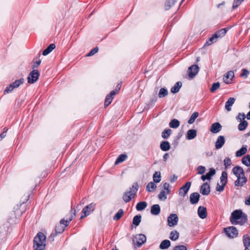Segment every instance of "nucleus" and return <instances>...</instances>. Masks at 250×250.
Here are the masks:
<instances>
[{
	"mask_svg": "<svg viewBox=\"0 0 250 250\" xmlns=\"http://www.w3.org/2000/svg\"><path fill=\"white\" fill-rule=\"evenodd\" d=\"M229 220L232 225L242 226L247 222V215L241 209L235 210L231 213Z\"/></svg>",
	"mask_w": 250,
	"mask_h": 250,
	"instance_id": "nucleus-1",
	"label": "nucleus"
},
{
	"mask_svg": "<svg viewBox=\"0 0 250 250\" xmlns=\"http://www.w3.org/2000/svg\"><path fill=\"white\" fill-rule=\"evenodd\" d=\"M45 235L42 232H39L34 239L33 247L35 250H43L45 247Z\"/></svg>",
	"mask_w": 250,
	"mask_h": 250,
	"instance_id": "nucleus-2",
	"label": "nucleus"
},
{
	"mask_svg": "<svg viewBox=\"0 0 250 250\" xmlns=\"http://www.w3.org/2000/svg\"><path fill=\"white\" fill-rule=\"evenodd\" d=\"M76 209L72 208L71 210V212L72 214V215H71L69 220H61L60 223L56 225L55 227V232H56V233H62L64 230L65 228L66 227L69 225L70 221L73 219L74 217L76 216Z\"/></svg>",
	"mask_w": 250,
	"mask_h": 250,
	"instance_id": "nucleus-3",
	"label": "nucleus"
},
{
	"mask_svg": "<svg viewBox=\"0 0 250 250\" xmlns=\"http://www.w3.org/2000/svg\"><path fill=\"white\" fill-rule=\"evenodd\" d=\"M139 185L137 182L134 183L132 187L130 188L129 191L125 192L123 196V199L125 203H128L134 198L139 189Z\"/></svg>",
	"mask_w": 250,
	"mask_h": 250,
	"instance_id": "nucleus-4",
	"label": "nucleus"
},
{
	"mask_svg": "<svg viewBox=\"0 0 250 250\" xmlns=\"http://www.w3.org/2000/svg\"><path fill=\"white\" fill-rule=\"evenodd\" d=\"M95 204L92 203L86 206L82 210V215L80 219H82L85 217L89 215L90 213L93 212L95 209Z\"/></svg>",
	"mask_w": 250,
	"mask_h": 250,
	"instance_id": "nucleus-5",
	"label": "nucleus"
},
{
	"mask_svg": "<svg viewBox=\"0 0 250 250\" xmlns=\"http://www.w3.org/2000/svg\"><path fill=\"white\" fill-rule=\"evenodd\" d=\"M232 172L233 174L237 177V180L234 182V185L239 184L240 176H242L243 175H245L244 171L241 167L240 166H235L232 169Z\"/></svg>",
	"mask_w": 250,
	"mask_h": 250,
	"instance_id": "nucleus-6",
	"label": "nucleus"
},
{
	"mask_svg": "<svg viewBox=\"0 0 250 250\" xmlns=\"http://www.w3.org/2000/svg\"><path fill=\"white\" fill-rule=\"evenodd\" d=\"M40 72L37 69L33 70L30 72L27 77V82L29 83H34L39 79Z\"/></svg>",
	"mask_w": 250,
	"mask_h": 250,
	"instance_id": "nucleus-7",
	"label": "nucleus"
},
{
	"mask_svg": "<svg viewBox=\"0 0 250 250\" xmlns=\"http://www.w3.org/2000/svg\"><path fill=\"white\" fill-rule=\"evenodd\" d=\"M224 230L226 234L229 238L236 237L238 235V230L233 226L225 228Z\"/></svg>",
	"mask_w": 250,
	"mask_h": 250,
	"instance_id": "nucleus-8",
	"label": "nucleus"
},
{
	"mask_svg": "<svg viewBox=\"0 0 250 250\" xmlns=\"http://www.w3.org/2000/svg\"><path fill=\"white\" fill-rule=\"evenodd\" d=\"M146 238L144 234H139L133 239V242L134 244L136 243V245L138 247H140L146 242Z\"/></svg>",
	"mask_w": 250,
	"mask_h": 250,
	"instance_id": "nucleus-9",
	"label": "nucleus"
},
{
	"mask_svg": "<svg viewBox=\"0 0 250 250\" xmlns=\"http://www.w3.org/2000/svg\"><path fill=\"white\" fill-rule=\"evenodd\" d=\"M178 217L176 214H170L167 217L168 225L169 227H173L176 225L178 222Z\"/></svg>",
	"mask_w": 250,
	"mask_h": 250,
	"instance_id": "nucleus-10",
	"label": "nucleus"
},
{
	"mask_svg": "<svg viewBox=\"0 0 250 250\" xmlns=\"http://www.w3.org/2000/svg\"><path fill=\"white\" fill-rule=\"evenodd\" d=\"M191 186L190 182H187L183 186L180 188L179 190V194L180 196L185 197L187 194Z\"/></svg>",
	"mask_w": 250,
	"mask_h": 250,
	"instance_id": "nucleus-11",
	"label": "nucleus"
},
{
	"mask_svg": "<svg viewBox=\"0 0 250 250\" xmlns=\"http://www.w3.org/2000/svg\"><path fill=\"white\" fill-rule=\"evenodd\" d=\"M199 68L197 65H192L190 66L188 70V75L189 78H193L198 73Z\"/></svg>",
	"mask_w": 250,
	"mask_h": 250,
	"instance_id": "nucleus-12",
	"label": "nucleus"
},
{
	"mask_svg": "<svg viewBox=\"0 0 250 250\" xmlns=\"http://www.w3.org/2000/svg\"><path fill=\"white\" fill-rule=\"evenodd\" d=\"M234 77V72L233 71H229L224 76V82L227 84L231 83Z\"/></svg>",
	"mask_w": 250,
	"mask_h": 250,
	"instance_id": "nucleus-13",
	"label": "nucleus"
},
{
	"mask_svg": "<svg viewBox=\"0 0 250 250\" xmlns=\"http://www.w3.org/2000/svg\"><path fill=\"white\" fill-rule=\"evenodd\" d=\"M210 191V186L207 182L204 183L201 186L200 192L202 195H208L209 194Z\"/></svg>",
	"mask_w": 250,
	"mask_h": 250,
	"instance_id": "nucleus-14",
	"label": "nucleus"
},
{
	"mask_svg": "<svg viewBox=\"0 0 250 250\" xmlns=\"http://www.w3.org/2000/svg\"><path fill=\"white\" fill-rule=\"evenodd\" d=\"M117 94V91H112L106 96L104 101V106H108L112 101L113 97Z\"/></svg>",
	"mask_w": 250,
	"mask_h": 250,
	"instance_id": "nucleus-15",
	"label": "nucleus"
},
{
	"mask_svg": "<svg viewBox=\"0 0 250 250\" xmlns=\"http://www.w3.org/2000/svg\"><path fill=\"white\" fill-rule=\"evenodd\" d=\"M200 195L198 192H193L190 195L189 199L191 204H197L200 199Z\"/></svg>",
	"mask_w": 250,
	"mask_h": 250,
	"instance_id": "nucleus-16",
	"label": "nucleus"
},
{
	"mask_svg": "<svg viewBox=\"0 0 250 250\" xmlns=\"http://www.w3.org/2000/svg\"><path fill=\"white\" fill-rule=\"evenodd\" d=\"M215 170L213 168H211L209 169V171L206 173V175H202L201 178L203 181H205L206 180H210L211 179V176H213L215 174Z\"/></svg>",
	"mask_w": 250,
	"mask_h": 250,
	"instance_id": "nucleus-17",
	"label": "nucleus"
},
{
	"mask_svg": "<svg viewBox=\"0 0 250 250\" xmlns=\"http://www.w3.org/2000/svg\"><path fill=\"white\" fill-rule=\"evenodd\" d=\"M225 143V138L223 136H219L215 143V148L217 149H220L224 146Z\"/></svg>",
	"mask_w": 250,
	"mask_h": 250,
	"instance_id": "nucleus-18",
	"label": "nucleus"
},
{
	"mask_svg": "<svg viewBox=\"0 0 250 250\" xmlns=\"http://www.w3.org/2000/svg\"><path fill=\"white\" fill-rule=\"evenodd\" d=\"M222 128V125L219 123H213L210 126V131L213 133L219 132Z\"/></svg>",
	"mask_w": 250,
	"mask_h": 250,
	"instance_id": "nucleus-19",
	"label": "nucleus"
},
{
	"mask_svg": "<svg viewBox=\"0 0 250 250\" xmlns=\"http://www.w3.org/2000/svg\"><path fill=\"white\" fill-rule=\"evenodd\" d=\"M243 242L245 247V250H250V236L248 234L243 237Z\"/></svg>",
	"mask_w": 250,
	"mask_h": 250,
	"instance_id": "nucleus-20",
	"label": "nucleus"
},
{
	"mask_svg": "<svg viewBox=\"0 0 250 250\" xmlns=\"http://www.w3.org/2000/svg\"><path fill=\"white\" fill-rule=\"evenodd\" d=\"M198 214L200 218L204 219L207 216V209L205 207L200 206L198 209Z\"/></svg>",
	"mask_w": 250,
	"mask_h": 250,
	"instance_id": "nucleus-21",
	"label": "nucleus"
},
{
	"mask_svg": "<svg viewBox=\"0 0 250 250\" xmlns=\"http://www.w3.org/2000/svg\"><path fill=\"white\" fill-rule=\"evenodd\" d=\"M235 101V99L233 97L229 98L228 100L226 102L225 108L228 111H230L231 110V106L233 105Z\"/></svg>",
	"mask_w": 250,
	"mask_h": 250,
	"instance_id": "nucleus-22",
	"label": "nucleus"
},
{
	"mask_svg": "<svg viewBox=\"0 0 250 250\" xmlns=\"http://www.w3.org/2000/svg\"><path fill=\"white\" fill-rule=\"evenodd\" d=\"M151 213L154 215H158L160 212V207L158 204L153 205L150 209Z\"/></svg>",
	"mask_w": 250,
	"mask_h": 250,
	"instance_id": "nucleus-23",
	"label": "nucleus"
},
{
	"mask_svg": "<svg viewBox=\"0 0 250 250\" xmlns=\"http://www.w3.org/2000/svg\"><path fill=\"white\" fill-rule=\"evenodd\" d=\"M160 148L164 151H167L169 150L170 148V145L167 141H162L160 146Z\"/></svg>",
	"mask_w": 250,
	"mask_h": 250,
	"instance_id": "nucleus-24",
	"label": "nucleus"
},
{
	"mask_svg": "<svg viewBox=\"0 0 250 250\" xmlns=\"http://www.w3.org/2000/svg\"><path fill=\"white\" fill-rule=\"evenodd\" d=\"M197 135V131L195 129H189L188 131L187 134V138L188 140H192L194 139Z\"/></svg>",
	"mask_w": 250,
	"mask_h": 250,
	"instance_id": "nucleus-25",
	"label": "nucleus"
},
{
	"mask_svg": "<svg viewBox=\"0 0 250 250\" xmlns=\"http://www.w3.org/2000/svg\"><path fill=\"white\" fill-rule=\"evenodd\" d=\"M182 83L181 82H177L171 88V92L172 93H176L179 91L180 88L182 87Z\"/></svg>",
	"mask_w": 250,
	"mask_h": 250,
	"instance_id": "nucleus-26",
	"label": "nucleus"
},
{
	"mask_svg": "<svg viewBox=\"0 0 250 250\" xmlns=\"http://www.w3.org/2000/svg\"><path fill=\"white\" fill-rule=\"evenodd\" d=\"M171 243L168 240H163L160 245V249L161 250H166L170 246Z\"/></svg>",
	"mask_w": 250,
	"mask_h": 250,
	"instance_id": "nucleus-27",
	"label": "nucleus"
},
{
	"mask_svg": "<svg viewBox=\"0 0 250 250\" xmlns=\"http://www.w3.org/2000/svg\"><path fill=\"white\" fill-rule=\"evenodd\" d=\"M55 44L54 43L50 44L45 50L42 52V55L46 56L49 54L53 49L55 48Z\"/></svg>",
	"mask_w": 250,
	"mask_h": 250,
	"instance_id": "nucleus-28",
	"label": "nucleus"
},
{
	"mask_svg": "<svg viewBox=\"0 0 250 250\" xmlns=\"http://www.w3.org/2000/svg\"><path fill=\"white\" fill-rule=\"evenodd\" d=\"M147 205L145 201L140 202L136 205V208L138 211L143 210L147 207Z\"/></svg>",
	"mask_w": 250,
	"mask_h": 250,
	"instance_id": "nucleus-29",
	"label": "nucleus"
},
{
	"mask_svg": "<svg viewBox=\"0 0 250 250\" xmlns=\"http://www.w3.org/2000/svg\"><path fill=\"white\" fill-rule=\"evenodd\" d=\"M247 146H243L239 150L236 151V156L239 157L247 153Z\"/></svg>",
	"mask_w": 250,
	"mask_h": 250,
	"instance_id": "nucleus-30",
	"label": "nucleus"
},
{
	"mask_svg": "<svg viewBox=\"0 0 250 250\" xmlns=\"http://www.w3.org/2000/svg\"><path fill=\"white\" fill-rule=\"evenodd\" d=\"M227 29L226 28H222V29L216 31L214 33V34L217 37V38H222L226 35V34L227 33Z\"/></svg>",
	"mask_w": 250,
	"mask_h": 250,
	"instance_id": "nucleus-31",
	"label": "nucleus"
},
{
	"mask_svg": "<svg viewBox=\"0 0 250 250\" xmlns=\"http://www.w3.org/2000/svg\"><path fill=\"white\" fill-rule=\"evenodd\" d=\"M157 186L152 182H149L146 187V190L148 192H153L156 188Z\"/></svg>",
	"mask_w": 250,
	"mask_h": 250,
	"instance_id": "nucleus-32",
	"label": "nucleus"
},
{
	"mask_svg": "<svg viewBox=\"0 0 250 250\" xmlns=\"http://www.w3.org/2000/svg\"><path fill=\"white\" fill-rule=\"evenodd\" d=\"M217 37L215 36V34L213 35L212 36L208 39V41L206 42L204 44V46H208L212 43L215 42L217 41Z\"/></svg>",
	"mask_w": 250,
	"mask_h": 250,
	"instance_id": "nucleus-33",
	"label": "nucleus"
},
{
	"mask_svg": "<svg viewBox=\"0 0 250 250\" xmlns=\"http://www.w3.org/2000/svg\"><path fill=\"white\" fill-rule=\"evenodd\" d=\"M179 236V233L177 230H173L170 232L169 238L172 241L177 240Z\"/></svg>",
	"mask_w": 250,
	"mask_h": 250,
	"instance_id": "nucleus-34",
	"label": "nucleus"
},
{
	"mask_svg": "<svg viewBox=\"0 0 250 250\" xmlns=\"http://www.w3.org/2000/svg\"><path fill=\"white\" fill-rule=\"evenodd\" d=\"M169 125L171 128H176L180 125V122L178 120L174 119L170 122Z\"/></svg>",
	"mask_w": 250,
	"mask_h": 250,
	"instance_id": "nucleus-35",
	"label": "nucleus"
},
{
	"mask_svg": "<svg viewBox=\"0 0 250 250\" xmlns=\"http://www.w3.org/2000/svg\"><path fill=\"white\" fill-rule=\"evenodd\" d=\"M221 183L224 185H226L228 182V174L226 171H223L220 177Z\"/></svg>",
	"mask_w": 250,
	"mask_h": 250,
	"instance_id": "nucleus-36",
	"label": "nucleus"
},
{
	"mask_svg": "<svg viewBox=\"0 0 250 250\" xmlns=\"http://www.w3.org/2000/svg\"><path fill=\"white\" fill-rule=\"evenodd\" d=\"M242 163L245 166L249 167L250 166V155H247L243 157L242 159Z\"/></svg>",
	"mask_w": 250,
	"mask_h": 250,
	"instance_id": "nucleus-37",
	"label": "nucleus"
},
{
	"mask_svg": "<svg viewBox=\"0 0 250 250\" xmlns=\"http://www.w3.org/2000/svg\"><path fill=\"white\" fill-rule=\"evenodd\" d=\"M248 125V123L247 122V121L244 120L238 125V128L240 131H243L247 127Z\"/></svg>",
	"mask_w": 250,
	"mask_h": 250,
	"instance_id": "nucleus-38",
	"label": "nucleus"
},
{
	"mask_svg": "<svg viewBox=\"0 0 250 250\" xmlns=\"http://www.w3.org/2000/svg\"><path fill=\"white\" fill-rule=\"evenodd\" d=\"M127 158V155L125 154H121L120 155L117 159H116L115 165H117L120 163H122Z\"/></svg>",
	"mask_w": 250,
	"mask_h": 250,
	"instance_id": "nucleus-39",
	"label": "nucleus"
},
{
	"mask_svg": "<svg viewBox=\"0 0 250 250\" xmlns=\"http://www.w3.org/2000/svg\"><path fill=\"white\" fill-rule=\"evenodd\" d=\"M176 0H167L165 3V9L167 10L169 9L172 6L175 4Z\"/></svg>",
	"mask_w": 250,
	"mask_h": 250,
	"instance_id": "nucleus-40",
	"label": "nucleus"
},
{
	"mask_svg": "<svg viewBox=\"0 0 250 250\" xmlns=\"http://www.w3.org/2000/svg\"><path fill=\"white\" fill-rule=\"evenodd\" d=\"M199 116V113L197 112H195L192 114L190 118L189 119L188 123L189 124H191L193 123L195 120V119Z\"/></svg>",
	"mask_w": 250,
	"mask_h": 250,
	"instance_id": "nucleus-41",
	"label": "nucleus"
},
{
	"mask_svg": "<svg viewBox=\"0 0 250 250\" xmlns=\"http://www.w3.org/2000/svg\"><path fill=\"white\" fill-rule=\"evenodd\" d=\"M239 184L238 185H234L236 187H242L247 182V179L245 177V175H243L242 176H240V180H239Z\"/></svg>",
	"mask_w": 250,
	"mask_h": 250,
	"instance_id": "nucleus-42",
	"label": "nucleus"
},
{
	"mask_svg": "<svg viewBox=\"0 0 250 250\" xmlns=\"http://www.w3.org/2000/svg\"><path fill=\"white\" fill-rule=\"evenodd\" d=\"M172 130L170 129H165L162 133V137L164 139H167L171 134Z\"/></svg>",
	"mask_w": 250,
	"mask_h": 250,
	"instance_id": "nucleus-43",
	"label": "nucleus"
},
{
	"mask_svg": "<svg viewBox=\"0 0 250 250\" xmlns=\"http://www.w3.org/2000/svg\"><path fill=\"white\" fill-rule=\"evenodd\" d=\"M168 94V91L166 88H161L160 89L158 96L159 97L161 98L166 96Z\"/></svg>",
	"mask_w": 250,
	"mask_h": 250,
	"instance_id": "nucleus-44",
	"label": "nucleus"
},
{
	"mask_svg": "<svg viewBox=\"0 0 250 250\" xmlns=\"http://www.w3.org/2000/svg\"><path fill=\"white\" fill-rule=\"evenodd\" d=\"M141 221V216L140 215H136L133 219V224L136 226H139Z\"/></svg>",
	"mask_w": 250,
	"mask_h": 250,
	"instance_id": "nucleus-45",
	"label": "nucleus"
},
{
	"mask_svg": "<svg viewBox=\"0 0 250 250\" xmlns=\"http://www.w3.org/2000/svg\"><path fill=\"white\" fill-rule=\"evenodd\" d=\"M161 173L160 172H155L153 174V179L154 182L159 183L161 181Z\"/></svg>",
	"mask_w": 250,
	"mask_h": 250,
	"instance_id": "nucleus-46",
	"label": "nucleus"
},
{
	"mask_svg": "<svg viewBox=\"0 0 250 250\" xmlns=\"http://www.w3.org/2000/svg\"><path fill=\"white\" fill-rule=\"evenodd\" d=\"M124 211L122 209H119L113 217L114 220H119L123 215Z\"/></svg>",
	"mask_w": 250,
	"mask_h": 250,
	"instance_id": "nucleus-47",
	"label": "nucleus"
},
{
	"mask_svg": "<svg viewBox=\"0 0 250 250\" xmlns=\"http://www.w3.org/2000/svg\"><path fill=\"white\" fill-rule=\"evenodd\" d=\"M24 80L23 78H21L19 80L15 81L14 82L12 83V84L15 88L18 87L21 84H22L24 83Z\"/></svg>",
	"mask_w": 250,
	"mask_h": 250,
	"instance_id": "nucleus-48",
	"label": "nucleus"
},
{
	"mask_svg": "<svg viewBox=\"0 0 250 250\" xmlns=\"http://www.w3.org/2000/svg\"><path fill=\"white\" fill-rule=\"evenodd\" d=\"M249 74L250 72L248 69L246 68H243L241 70V73L240 74V76L242 78L246 79L248 78Z\"/></svg>",
	"mask_w": 250,
	"mask_h": 250,
	"instance_id": "nucleus-49",
	"label": "nucleus"
},
{
	"mask_svg": "<svg viewBox=\"0 0 250 250\" xmlns=\"http://www.w3.org/2000/svg\"><path fill=\"white\" fill-rule=\"evenodd\" d=\"M220 85V84L219 82L213 83L210 89V91L211 92H214L219 88Z\"/></svg>",
	"mask_w": 250,
	"mask_h": 250,
	"instance_id": "nucleus-50",
	"label": "nucleus"
},
{
	"mask_svg": "<svg viewBox=\"0 0 250 250\" xmlns=\"http://www.w3.org/2000/svg\"><path fill=\"white\" fill-rule=\"evenodd\" d=\"M166 191L162 190L158 195V198L160 200H165L167 198Z\"/></svg>",
	"mask_w": 250,
	"mask_h": 250,
	"instance_id": "nucleus-51",
	"label": "nucleus"
},
{
	"mask_svg": "<svg viewBox=\"0 0 250 250\" xmlns=\"http://www.w3.org/2000/svg\"><path fill=\"white\" fill-rule=\"evenodd\" d=\"M224 166L225 167V168L227 169V168H228L229 167L231 166V159L229 158V157H227L224 160Z\"/></svg>",
	"mask_w": 250,
	"mask_h": 250,
	"instance_id": "nucleus-52",
	"label": "nucleus"
},
{
	"mask_svg": "<svg viewBox=\"0 0 250 250\" xmlns=\"http://www.w3.org/2000/svg\"><path fill=\"white\" fill-rule=\"evenodd\" d=\"M244 1V0H234L233 5H232V9H235L237 7H238L241 3Z\"/></svg>",
	"mask_w": 250,
	"mask_h": 250,
	"instance_id": "nucleus-53",
	"label": "nucleus"
},
{
	"mask_svg": "<svg viewBox=\"0 0 250 250\" xmlns=\"http://www.w3.org/2000/svg\"><path fill=\"white\" fill-rule=\"evenodd\" d=\"M99 48L97 46L94 47L92 49L87 55L86 56L90 57L94 55L95 54L98 52Z\"/></svg>",
	"mask_w": 250,
	"mask_h": 250,
	"instance_id": "nucleus-54",
	"label": "nucleus"
},
{
	"mask_svg": "<svg viewBox=\"0 0 250 250\" xmlns=\"http://www.w3.org/2000/svg\"><path fill=\"white\" fill-rule=\"evenodd\" d=\"M197 170L198 171V174H203L205 173L206 171V168L204 166H200L197 167Z\"/></svg>",
	"mask_w": 250,
	"mask_h": 250,
	"instance_id": "nucleus-55",
	"label": "nucleus"
},
{
	"mask_svg": "<svg viewBox=\"0 0 250 250\" xmlns=\"http://www.w3.org/2000/svg\"><path fill=\"white\" fill-rule=\"evenodd\" d=\"M246 115L244 113H239L238 115V116L236 117V119L238 121H239L240 122L243 121L245 120V119L246 118Z\"/></svg>",
	"mask_w": 250,
	"mask_h": 250,
	"instance_id": "nucleus-56",
	"label": "nucleus"
},
{
	"mask_svg": "<svg viewBox=\"0 0 250 250\" xmlns=\"http://www.w3.org/2000/svg\"><path fill=\"white\" fill-rule=\"evenodd\" d=\"M15 88L13 86L12 83H10L5 89L4 91V93H8L10 92H11Z\"/></svg>",
	"mask_w": 250,
	"mask_h": 250,
	"instance_id": "nucleus-57",
	"label": "nucleus"
},
{
	"mask_svg": "<svg viewBox=\"0 0 250 250\" xmlns=\"http://www.w3.org/2000/svg\"><path fill=\"white\" fill-rule=\"evenodd\" d=\"M173 250H187V248L184 245H178L173 248Z\"/></svg>",
	"mask_w": 250,
	"mask_h": 250,
	"instance_id": "nucleus-58",
	"label": "nucleus"
},
{
	"mask_svg": "<svg viewBox=\"0 0 250 250\" xmlns=\"http://www.w3.org/2000/svg\"><path fill=\"white\" fill-rule=\"evenodd\" d=\"M169 184L167 183H165L163 184V188L165 190H166V193L168 194L170 192L169 188Z\"/></svg>",
	"mask_w": 250,
	"mask_h": 250,
	"instance_id": "nucleus-59",
	"label": "nucleus"
},
{
	"mask_svg": "<svg viewBox=\"0 0 250 250\" xmlns=\"http://www.w3.org/2000/svg\"><path fill=\"white\" fill-rule=\"evenodd\" d=\"M41 63V60H39V61L35 62L32 65V68L33 70L37 68L40 65Z\"/></svg>",
	"mask_w": 250,
	"mask_h": 250,
	"instance_id": "nucleus-60",
	"label": "nucleus"
},
{
	"mask_svg": "<svg viewBox=\"0 0 250 250\" xmlns=\"http://www.w3.org/2000/svg\"><path fill=\"white\" fill-rule=\"evenodd\" d=\"M225 185H224L223 184H222L221 185H220L218 183L217 185V186H216V190L218 191H219V192H221V191H223V190L224 189V187H225Z\"/></svg>",
	"mask_w": 250,
	"mask_h": 250,
	"instance_id": "nucleus-61",
	"label": "nucleus"
},
{
	"mask_svg": "<svg viewBox=\"0 0 250 250\" xmlns=\"http://www.w3.org/2000/svg\"><path fill=\"white\" fill-rule=\"evenodd\" d=\"M8 130V129L6 127L3 128V132L0 134V141H1L2 139H3L6 135V132Z\"/></svg>",
	"mask_w": 250,
	"mask_h": 250,
	"instance_id": "nucleus-62",
	"label": "nucleus"
},
{
	"mask_svg": "<svg viewBox=\"0 0 250 250\" xmlns=\"http://www.w3.org/2000/svg\"><path fill=\"white\" fill-rule=\"evenodd\" d=\"M122 86L121 83H118V85L116 86V88L115 90L113 91H117V94L119 92V91L120 90L121 87Z\"/></svg>",
	"mask_w": 250,
	"mask_h": 250,
	"instance_id": "nucleus-63",
	"label": "nucleus"
},
{
	"mask_svg": "<svg viewBox=\"0 0 250 250\" xmlns=\"http://www.w3.org/2000/svg\"><path fill=\"white\" fill-rule=\"evenodd\" d=\"M245 203L247 205H250V194L249 197L245 200Z\"/></svg>",
	"mask_w": 250,
	"mask_h": 250,
	"instance_id": "nucleus-64",
	"label": "nucleus"
}]
</instances>
